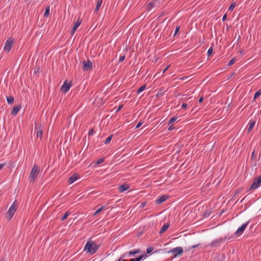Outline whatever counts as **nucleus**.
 Masks as SVG:
<instances>
[{"mask_svg":"<svg viewBox=\"0 0 261 261\" xmlns=\"http://www.w3.org/2000/svg\"><path fill=\"white\" fill-rule=\"evenodd\" d=\"M99 246L93 241H88L84 247V250L87 251L91 254H94L98 249Z\"/></svg>","mask_w":261,"mask_h":261,"instance_id":"f257e3e1","label":"nucleus"},{"mask_svg":"<svg viewBox=\"0 0 261 261\" xmlns=\"http://www.w3.org/2000/svg\"><path fill=\"white\" fill-rule=\"evenodd\" d=\"M40 172V168L37 165L35 164L30 173V175L29 179L30 182H33L35 181L36 179L37 178L39 173Z\"/></svg>","mask_w":261,"mask_h":261,"instance_id":"f03ea898","label":"nucleus"},{"mask_svg":"<svg viewBox=\"0 0 261 261\" xmlns=\"http://www.w3.org/2000/svg\"><path fill=\"white\" fill-rule=\"evenodd\" d=\"M225 241V238H220L213 240L210 244L208 245L207 246H210L212 248H216L220 246Z\"/></svg>","mask_w":261,"mask_h":261,"instance_id":"7ed1b4c3","label":"nucleus"},{"mask_svg":"<svg viewBox=\"0 0 261 261\" xmlns=\"http://www.w3.org/2000/svg\"><path fill=\"white\" fill-rule=\"evenodd\" d=\"M17 208V206L15 201H14L13 204L10 206L9 210L7 213V215L9 217V219L10 220L13 217L14 213H15L16 210Z\"/></svg>","mask_w":261,"mask_h":261,"instance_id":"20e7f679","label":"nucleus"},{"mask_svg":"<svg viewBox=\"0 0 261 261\" xmlns=\"http://www.w3.org/2000/svg\"><path fill=\"white\" fill-rule=\"evenodd\" d=\"M182 252L183 248L181 247H177L168 251V253L173 254L174 257H176L177 256H179L182 253Z\"/></svg>","mask_w":261,"mask_h":261,"instance_id":"39448f33","label":"nucleus"},{"mask_svg":"<svg viewBox=\"0 0 261 261\" xmlns=\"http://www.w3.org/2000/svg\"><path fill=\"white\" fill-rule=\"evenodd\" d=\"M14 43V40L12 38H8L5 43V46L4 47V50L6 51L7 53H9Z\"/></svg>","mask_w":261,"mask_h":261,"instance_id":"423d86ee","label":"nucleus"},{"mask_svg":"<svg viewBox=\"0 0 261 261\" xmlns=\"http://www.w3.org/2000/svg\"><path fill=\"white\" fill-rule=\"evenodd\" d=\"M261 182V175L258 176L257 178H255L252 184H251L250 190H255L257 189Z\"/></svg>","mask_w":261,"mask_h":261,"instance_id":"0eeeda50","label":"nucleus"},{"mask_svg":"<svg viewBox=\"0 0 261 261\" xmlns=\"http://www.w3.org/2000/svg\"><path fill=\"white\" fill-rule=\"evenodd\" d=\"M140 251L139 249H134L133 250H131L129 252H125L121 255L122 258H125V257H129L131 256H134L136 254L139 253Z\"/></svg>","mask_w":261,"mask_h":261,"instance_id":"6e6552de","label":"nucleus"},{"mask_svg":"<svg viewBox=\"0 0 261 261\" xmlns=\"http://www.w3.org/2000/svg\"><path fill=\"white\" fill-rule=\"evenodd\" d=\"M35 130L36 132L37 137L41 138L43 135V131L41 129V125L39 123H36L35 125Z\"/></svg>","mask_w":261,"mask_h":261,"instance_id":"1a4fd4ad","label":"nucleus"},{"mask_svg":"<svg viewBox=\"0 0 261 261\" xmlns=\"http://www.w3.org/2000/svg\"><path fill=\"white\" fill-rule=\"evenodd\" d=\"M83 69L84 70H88L92 68V62L88 60V61H84L83 62Z\"/></svg>","mask_w":261,"mask_h":261,"instance_id":"9d476101","label":"nucleus"},{"mask_svg":"<svg viewBox=\"0 0 261 261\" xmlns=\"http://www.w3.org/2000/svg\"><path fill=\"white\" fill-rule=\"evenodd\" d=\"M71 86V85L70 83H67L66 82H65L63 85L62 86L61 90L63 92L66 93L67 91H69Z\"/></svg>","mask_w":261,"mask_h":261,"instance_id":"9b49d317","label":"nucleus"},{"mask_svg":"<svg viewBox=\"0 0 261 261\" xmlns=\"http://www.w3.org/2000/svg\"><path fill=\"white\" fill-rule=\"evenodd\" d=\"M248 223L247 222L246 223H243L240 227H239L235 232V234H238V236L244 232V230L246 228L248 225Z\"/></svg>","mask_w":261,"mask_h":261,"instance_id":"f8f14e48","label":"nucleus"},{"mask_svg":"<svg viewBox=\"0 0 261 261\" xmlns=\"http://www.w3.org/2000/svg\"><path fill=\"white\" fill-rule=\"evenodd\" d=\"M81 22H82L81 20L80 19H78L77 20V21L74 23V25L70 33H71V35H73L74 34L75 31L79 28V27L81 24Z\"/></svg>","mask_w":261,"mask_h":261,"instance_id":"ddd939ff","label":"nucleus"},{"mask_svg":"<svg viewBox=\"0 0 261 261\" xmlns=\"http://www.w3.org/2000/svg\"><path fill=\"white\" fill-rule=\"evenodd\" d=\"M168 198V196L164 195L157 199L155 201V203L157 204H160L165 201H166Z\"/></svg>","mask_w":261,"mask_h":261,"instance_id":"4468645a","label":"nucleus"},{"mask_svg":"<svg viewBox=\"0 0 261 261\" xmlns=\"http://www.w3.org/2000/svg\"><path fill=\"white\" fill-rule=\"evenodd\" d=\"M251 159L253 163V166H256L258 160H257V156L255 150H254L251 153Z\"/></svg>","mask_w":261,"mask_h":261,"instance_id":"2eb2a0df","label":"nucleus"},{"mask_svg":"<svg viewBox=\"0 0 261 261\" xmlns=\"http://www.w3.org/2000/svg\"><path fill=\"white\" fill-rule=\"evenodd\" d=\"M129 187L128 184H123L119 186L118 189L120 192H123L127 190Z\"/></svg>","mask_w":261,"mask_h":261,"instance_id":"dca6fc26","label":"nucleus"},{"mask_svg":"<svg viewBox=\"0 0 261 261\" xmlns=\"http://www.w3.org/2000/svg\"><path fill=\"white\" fill-rule=\"evenodd\" d=\"M255 121L254 120H250L249 122V126L247 128V132L249 133H250L252 129L253 128V127L255 125Z\"/></svg>","mask_w":261,"mask_h":261,"instance_id":"f3484780","label":"nucleus"},{"mask_svg":"<svg viewBox=\"0 0 261 261\" xmlns=\"http://www.w3.org/2000/svg\"><path fill=\"white\" fill-rule=\"evenodd\" d=\"M79 178L77 174H74L71 176L68 179V182L69 184H71Z\"/></svg>","mask_w":261,"mask_h":261,"instance_id":"a211bd4d","label":"nucleus"},{"mask_svg":"<svg viewBox=\"0 0 261 261\" xmlns=\"http://www.w3.org/2000/svg\"><path fill=\"white\" fill-rule=\"evenodd\" d=\"M156 2H150L146 6V9L148 11L151 10L153 8L155 7V4Z\"/></svg>","mask_w":261,"mask_h":261,"instance_id":"6ab92c4d","label":"nucleus"},{"mask_svg":"<svg viewBox=\"0 0 261 261\" xmlns=\"http://www.w3.org/2000/svg\"><path fill=\"white\" fill-rule=\"evenodd\" d=\"M20 109V106H16V107H14L12 111H11V114L12 115H16L18 112H19V110Z\"/></svg>","mask_w":261,"mask_h":261,"instance_id":"aec40b11","label":"nucleus"},{"mask_svg":"<svg viewBox=\"0 0 261 261\" xmlns=\"http://www.w3.org/2000/svg\"><path fill=\"white\" fill-rule=\"evenodd\" d=\"M169 224L168 223H165L163 225V226L162 227L161 229L160 230V233L162 234L164 233L169 227Z\"/></svg>","mask_w":261,"mask_h":261,"instance_id":"412c9836","label":"nucleus"},{"mask_svg":"<svg viewBox=\"0 0 261 261\" xmlns=\"http://www.w3.org/2000/svg\"><path fill=\"white\" fill-rule=\"evenodd\" d=\"M102 2V0H97V4H96V8L95 9V12H97L99 10L100 6H101Z\"/></svg>","mask_w":261,"mask_h":261,"instance_id":"4be33fe9","label":"nucleus"},{"mask_svg":"<svg viewBox=\"0 0 261 261\" xmlns=\"http://www.w3.org/2000/svg\"><path fill=\"white\" fill-rule=\"evenodd\" d=\"M7 101L9 104H11L14 101V97L12 96L7 97Z\"/></svg>","mask_w":261,"mask_h":261,"instance_id":"5701e85b","label":"nucleus"},{"mask_svg":"<svg viewBox=\"0 0 261 261\" xmlns=\"http://www.w3.org/2000/svg\"><path fill=\"white\" fill-rule=\"evenodd\" d=\"M49 10H50L49 7H46L45 12L44 13V17H47L49 15Z\"/></svg>","mask_w":261,"mask_h":261,"instance_id":"b1692460","label":"nucleus"},{"mask_svg":"<svg viewBox=\"0 0 261 261\" xmlns=\"http://www.w3.org/2000/svg\"><path fill=\"white\" fill-rule=\"evenodd\" d=\"M69 215H70V212L68 211L66 212L65 213V214L62 217V218L61 219V221L65 220Z\"/></svg>","mask_w":261,"mask_h":261,"instance_id":"393cba45","label":"nucleus"},{"mask_svg":"<svg viewBox=\"0 0 261 261\" xmlns=\"http://www.w3.org/2000/svg\"><path fill=\"white\" fill-rule=\"evenodd\" d=\"M104 209V206H101L98 209H97L93 214V216H96L100 212H101Z\"/></svg>","mask_w":261,"mask_h":261,"instance_id":"a878e982","label":"nucleus"},{"mask_svg":"<svg viewBox=\"0 0 261 261\" xmlns=\"http://www.w3.org/2000/svg\"><path fill=\"white\" fill-rule=\"evenodd\" d=\"M260 95H261V90H259L257 91L256 92H255V93L254 94V99L257 98Z\"/></svg>","mask_w":261,"mask_h":261,"instance_id":"bb28decb","label":"nucleus"},{"mask_svg":"<svg viewBox=\"0 0 261 261\" xmlns=\"http://www.w3.org/2000/svg\"><path fill=\"white\" fill-rule=\"evenodd\" d=\"M145 88H146V85H143L142 86H141L137 91V93H140L141 92H142V91H143L145 89Z\"/></svg>","mask_w":261,"mask_h":261,"instance_id":"cd10ccee","label":"nucleus"},{"mask_svg":"<svg viewBox=\"0 0 261 261\" xmlns=\"http://www.w3.org/2000/svg\"><path fill=\"white\" fill-rule=\"evenodd\" d=\"M112 137H113V135H111L110 136H109L108 137V138L105 141V143L108 144L109 143H110V142L111 141V140L112 139Z\"/></svg>","mask_w":261,"mask_h":261,"instance_id":"c85d7f7f","label":"nucleus"},{"mask_svg":"<svg viewBox=\"0 0 261 261\" xmlns=\"http://www.w3.org/2000/svg\"><path fill=\"white\" fill-rule=\"evenodd\" d=\"M177 117L175 116L172 117L169 121V124H171L177 120Z\"/></svg>","mask_w":261,"mask_h":261,"instance_id":"c756f323","label":"nucleus"},{"mask_svg":"<svg viewBox=\"0 0 261 261\" xmlns=\"http://www.w3.org/2000/svg\"><path fill=\"white\" fill-rule=\"evenodd\" d=\"M147 255L146 254H142L141 256L138 257V258H139V260L141 261V260L145 259L146 258H147Z\"/></svg>","mask_w":261,"mask_h":261,"instance_id":"7c9ffc66","label":"nucleus"},{"mask_svg":"<svg viewBox=\"0 0 261 261\" xmlns=\"http://www.w3.org/2000/svg\"><path fill=\"white\" fill-rule=\"evenodd\" d=\"M105 161V158H100L99 159V160H98L96 163V164L97 165H99L100 164H101V163Z\"/></svg>","mask_w":261,"mask_h":261,"instance_id":"2f4dec72","label":"nucleus"},{"mask_svg":"<svg viewBox=\"0 0 261 261\" xmlns=\"http://www.w3.org/2000/svg\"><path fill=\"white\" fill-rule=\"evenodd\" d=\"M213 47H210L208 49V51H207V56L209 57L210 56L212 53H213Z\"/></svg>","mask_w":261,"mask_h":261,"instance_id":"473e14b6","label":"nucleus"},{"mask_svg":"<svg viewBox=\"0 0 261 261\" xmlns=\"http://www.w3.org/2000/svg\"><path fill=\"white\" fill-rule=\"evenodd\" d=\"M153 248L152 247H149L147 248L146 249V253L147 254L151 253L152 252V251L153 250Z\"/></svg>","mask_w":261,"mask_h":261,"instance_id":"72a5a7b5","label":"nucleus"},{"mask_svg":"<svg viewBox=\"0 0 261 261\" xmlns=\"http://www.w3.org/2000/svg\"><path fill=\"white\" fill-rule=\"evenodd\" d=\"M236 4L234 3H232L230 6H229V10H233V9L236 7Z\"/></svg>","mask_w":261,"mask_h":261,"instance_id":"f704fd0d","label":"nucleus"},{"mask_svg":"<svg viewBox=\"0 0 261 261\" xmlns=\"http://www.w3.org/2000/svg\"><path fill=\"white\" fill-rule=\"evenodd\" d=\"M236 61V57L233 58L231 60L229 61V66L233 64Z\"/></svg>","mask_w":261,"mask_h":261,"instance_id":"c9c22d12","label":"nucleus"},{"mask_svg":"<svg viewBox=\"0 0 261 261\" xmlns=\"http://www.w3.org/2000/svg\"><path fill=\"white\" fill-rule=\"evenodd\" d=\"M179 29H180V27L179 26H177L176 28V29H175V33H174V36L178 33V32H179Z\"/></svg>","mask_w":261,"mask_h":261,"instance_id":"e433bc0d","label":"nucleus"},{"mask_svg":"<svg viewBox=\"0 0 261 261\" xmlns=\"http://www.w3.org/2000/svg\"><path fill=\"white\" fill-rule=\"evenodd\" d=\"M94 130L93 129H90L89 131V133H88V135L89 136H92L94 134Z\"/></svg>","mask_w":261,"mask_h":261,"instance_id":"4c0bfd02","label":"nucleus"},{"mask_svg":"<svg viewBox=\"0 0 261 261\" xmlns=\"http://www.w3.org/2000/svg\"><path fill=\"white\" fill-rule=\"evenodd\" d=\"M125 59V56H121L120 57V59H119V62H122L124 61V60Z\"/></svg>","mask_w":261,"mask_h":261,"instance_id":"58836bf2","label":"nucleus"},{"mask_svg":"<svg viewBox=\"0 0 261 261\" xmlns=\"http://www.w3.org/2000/svg\"><path fill=\"white\" fill-rule=\"evenodd\" d=\"M198 246V245H194V246H191V247H189L188 248V250H189V251H191V250L192 249L194 248H195V247H197Z\"/></svg>","mask_w":261,"mask_h":261,"instance_id":"ea45409f","label":"nucleus"},{"mask_svg":"<svg viewBox=\"0 0 261 261\" xmlns=\"http://www.w3.org/2000/svg\"><path fill=\"white\" fill-rule=\"evenodd\" d=\"M227 14H225L222 18V20L223 21H225V20L227 19Z\"/></svg>","mask_w":261,"mask_h":261,"instance_id":"a19ab883","label":"nucleus"},{"mask_svg":"<svg viewBox=\"0 0 261 261\" xmlns=\"http://www.w3.org/2000/svg\"><path fill=\"white\" fill-rule=\"evenodd\" d=\"M129 261H140L138 257L135 258H131Z\"/></svg>","mask_w":261,"mask_h":261,"instance_id":"79ce46f5","label":"nucleus"},{"mask_svg":"<svg viewBox=\"0 0 261 261\" xmlns=\"http://www.w3.org/2000/svg\"><path fill=\"white\" fill-rule=\"evenodd\" d=\"M187 104L186 103H182V106H181V108H184V109H185L187 107Z\"/></svg>","mask_w":261,"mask_h":261,"instance_id":"37998d69","label":"nucleus"},{"mask_svg":"<svg viewBox=\"0 0 261 261\" xmlns=\"http://www.w3.org/2000/svg\"><path fill=\"white\" fill-rule=\"evenodd\" d=\"M142 124V122H139L136 126V128H139Z\"/></svg>","mask_w":261,"mask_h":261,"instance_id":"c03bdc74","label":"nucleus"},{"mask_svg":"<svg viewBox=\"0 0 261 261\" xmlns=\"http://www.w3.org/2000/svg\"><path fill=\"white\" fill-rule=\"evenodd\" d=\"M124 258H122L121 257V255L120 256V258L118 259L117 261H127V260L126 259H123Z\"/></svg>","mask_w":261,"mask_h":261,"instance_id":"a18cd8bd","label":"nucleus"},{"mask_svg":"<svg viewBox=\"0 0 261 261\" xmlns=\"http://www.w3.org/2000/svg\"><path fill=\"white\" fill-rule=\"evenodd\" d=\"M5 163L0 164V170H1L3 168V167L5 166Z\"/></svg>","mask_w":261,"mask_h":261,"instance_id":"49530a36","label":"nucleus"},{"mask_svg":"<svg viewBox=\"0 0 261 261\" xmlns=\"http://www.w3.org/2000/svg\"><path fill=\"white\" fill-rule=\"evenodd\" d=\"M174 129V126L173 125H171L168 128V130H172Z\"/></svg>","mask_w":261,"mask_h":261,"instance_id":"de8ad7c7","label":"nucleus"},{"mask_svg":"<svg viewBox=\"0 0 261 261\" xmlns=\"http://www.w3.org/2000/svg\"><path fill=\"white\" fill-rule=\"evenodd\" d=\"M146 205V203H142V204L140 206V207H141V208H143V207H144Z\"/></svg>","mask_w":261,"mask_h":261,"instance_id":"09e8293b","label":"nucleus"},{"mask_svg":"<svg viewBox=\"0 0 261 261\" xmlns=\"http://www.w3.org/2000/svg\"><path fill=\"white\" fill-rule=\"evenodd\" d=\"M203 99V97L202 96V97H200V99H199V102L200 103V102H201L202 101Z\"/></svg>","mask_w":261,"mask_h":261,"instance_id":"8fccbe9b","label":"nucleus"},{"mask_svg":"<svg viewBox=\"0 0 261 261\" xmlns=\"http://www.w3.org/2000/svg\"><path fill=\"white\" fill-rule=\"evenodd\" d=\"M169 66H168L167 67H166V68L164 69V70H163V73H164V72H165V71L168 69V68H169Z\"/></svg>","mask_w":261,"mask_h":261,"instance_id":"3c124183","label":"nucleus"},{"mask_svg":"<svg viewBox=\"0 0 261 261\" xmlns=\"http://www.w3.org/2000/svg\"><path fill=\"white\" fill-rule=\"evenodd\" d=\"M122 106H120L118 107V108L117 109V111H117V112H118V111H119V110H121V109L122 108Z\"/></svg>","mask_w":261,"mask_h":261,"instance_id":"603ef678","label":"nucleus"},{"mask_svg":"<svg viewBox=\"0 0 261 261\" xmlns=\"http://www.w3.org/2000/svg\"><path fill=\"white\" fill-rule=\"evenodd\" d=\"M0 261H5L4 258H2L0 259Z\"/></svg>","mask_w":261,"mask_h":261,"instance_id":"864d4df0","label":"nucleus"},{"mask_svg":"<svg viewBox=\"0 0 261 261\" xmlns=\"http://www.w3.org/2000/svg\"><path fill=\"white\" fill-rule=\"evenodd\" d=\"M228 29V26L226 24V30Z\"/></svg>","mask_w":261,"mask_h":261,"instance_id":"5fc2aeb1","label":"nucleus"},{"mask_svg":"<svg viewBox=\"0 0 261 261\" xmlns=\"http://www.w3.org/2000/svg\"><path fill=\"white\" fill-rule=\"evenodd\" d=\"M233 73H231V76H229V78H230V77H231V76H232V75H233Z\"/></svg>","mask_w":261,"mask_h":261,"instance_id":"6e6d98bb","label":"nucleus"}]
</instances>
